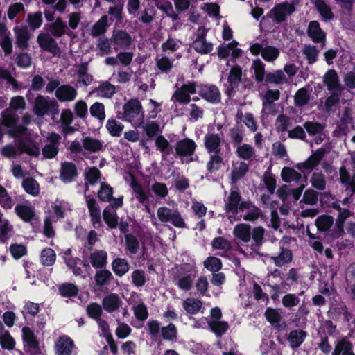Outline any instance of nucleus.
Instances as JSON below:
<instances>
[{
    "instance_id": "1",
    "label": "nucleus",
    "mask_w": 355,
    "mask_h": 355,
    "mask_svg": "<svg viewBox=\"0 0 355 355\" xmlns=\"http://www.w3.org/2000/svg\"><path fill=\"white\" fill-rule=\"evenodd\" d=\"M1 123L9 128L8 134L17 139L19 150L21 153L38 157L40 155V150L37 145L30 139V132L23 125H16L17 116L9 109H6L1 112Z\"/></svg>"
},
{
    "instance_id": "2",
    "label": "nucleus",
    "mask_w": 355,
    "mask_h": 355,
    "mask_svg": "<svg viewBox=\"0 0 355 355\" xmlns=\"http://www.w3.org/2000/svg\"><path fill=\"white\" fill-rule=\"evenodd\" d=\"M123 114L121 119L130 123L135 128L140 127L144 121V115L140 102L132 99L123 106Z\"/></svg>"
},
{
    "instance_id": "3",
    "label": "nucleus",
    "mask_w": 355,
    "mask_h": 355,
    "mask_svg": "<svg viewBox=\"0 0 355 355\" xmlns=\"http://www.w3.org/2000/svg\"><path fill=\"white\" fill-rule=\"evenodd\" d=\"M157 216L159 220L163 223H170L178 228L186 227L184 220L178 209L161 207L157 210Z\"/></svg>"
},
{
    "instance_id": "4",
    "label": "nucleus",
    "mask_w": 355,
    "mask_h": 355,
    "mask_svg": "<svg viewBox=\"0 0 355 355\" xmlns=\"http://www.w3.org/2000/svg\"><path fill=\"white\" fill-rule=\"evenodd\" d=\"M185 273L180 272L175 279V285L182 291H189L196 277V270L194 266L186 264L181 268Z\"/></svg>"
},
{
    "instance_id": "5",
    "label": "nucleus",
    "mask_w": 355,
    "mask_h": 355,
    "mask_svg": "<svg viewBox=\"0 0 355 355\" xmlns=\"http://www.w3.org/2000/svg\"><path fill=\"white\" fill-rule=\"evenodd\" d=\"M61 137L55 132H51L44 141V146L42 149L43 159H53L59 152Z\"/></svg>"
},
{
    "instance_id": "6",
    "label": "nucleus",
    "mask_w": 355,
    "mask_h": 355,
    "mask_svg": "<svg viewBox=\"0 0 355 355\" xmlns=\"http://www.w3.org/2000/svg\"><path fill=\"white\" fill-rule=\"evenodd\" d=\"M214 129V125H209V132L205 135L204 138L205 147L208 153L218 154L220 151V145L223 136L222 132H213Z\"/></svg>"
},
{
    "instance_id": "7",
    "label": "nucleus",
    "mask_w": 355,
    "mask_h": 355,
    "mask_svg": "<svg viewBox=\"0 0 355 355\" xmlns=\"http://www.w3.org/2000/svg\"><path fill=\"white\" fill-rule=\"evenodd\" d=\"M34 112L39 116H42L51 110L58 113V104L55 101H50L43 96H38L34 104Z\"/></svg>"
},
{
    "instance_id": "8",
    "label": "nucleus",
    "mask_w": 355,
    "mask_h": 355,
    "mask_svg": "<svg viewBox=\"0 0 355 355\" xmlns=\"http://www.w3.org/2000/svg\"><path fill=\"white\" fill-rule=\"evenodd\" d=\"M240 196L236 191H232L230 196L225 200V210L230 221L236 220V215L240 207Z\"/></svg>"
},
{
    "instance_id": "9",
    "label": "nucleus",
    "mask_w": 355,
    "mask_h": 355,
    "mask_svg": "<svg viewBox=\"0 0 355 355\" xmlns=\"http://www.w3.org/2000/svg\"><path fill=\"white\" fill-rule=\"evenodd\" d=\"M326 153L327 150L324 147L318 149L306 162L297 164V168L302 173L311 171L320 162Z\"/></svg>"
},
{
    "instance_id": "10",
    "label": "nucleus",
    "mask_w": 355,
    "mask_h": 355,
    "mask_svg": "<svg viewBox=\"0 0 355 355\" xmlns=\"http://www.w3.org/2000/svg\"><path fill=\"white\" fill-rule=\"evenodd\" d=\"M125 181L130 183L132 193L140 203H146L149 198V194L144 188L139 184L135 177L131 173H128L125 176Z\"/></svg>"
},
{
    "instance_id": "11",
    "label": "nucleus",
    "mask_w": 355,
    "mask_h": 355,
    "mask_svg": "<svg viewBox=\"0 0 355 355\" xmlns=\"http://www.w3.org/2000/svg\"><path fill=\"white\" fill-rule=\"evenodd\" d=\"M37 42L44 51H49L54 55L59 53L56 41L47 33H40L37 36Z\"/></svg>"
},
{
    "instance_id": "12",
    "label": "nucleus",
    "mask_w": 355,
    "mask_h": 355,
    "mask_svg": "<svg viewBox=\"0 0 355 355\" xmlns=\"http://www.w3.org/2000/svg\"><path fill=\"white\" fill-rule=\"evenodd\" d=\"M74 348L73 341L67 336H60L55 344V350L58 355H71Z\"/></svg>"
},
{
    "instance_id": "13",
    "label": "nucleus",
    "mask_w": 355,
    "mask_h": 355,
    "mask_svg": "<svg viewBox=\"0 0 355 355\" xmlns=\"http://www.w3.org/2000/svg\"><path fill=\"white\" fill-rule=\"evenodd\" d=\"M123 304L122 300L116 293H110L105 295L102 300L103 307L108 313L119 311Z\"/></svg>"
},
{
    "instance_id": "14",
    "label": "nucleus",
    "mask_w": 355,
    "mask_h": 355,
    "mask_svg": "<svg viewBox=\"0 0 355 355\" xmlns=\"http://www.w3.org/2000/svg\"><path fill=\"white\" fill-rule=\"evenodd\" d=\"M323 82L329 92H342L343 90L338 75L334 69L329 70L324 75Z\"/></svg>"
},
{
    "instance_id": "15",
    "label": "nucleus",
    "mask_w": 355,
    "mask_h": 355,
    "mask_svg": "<svg viewBox=\"0 0 355 355\" xmlns=\"http://www.w3.org/2000/svg\"><path fill=\"white\" fill-rule=\"evenodd\" d=\"M196 92L194 84L189 83L177 89L173 96V98L178 102L186 104L190 101V95L195 94Z\"/></svg>"
},
{
    "instance_id": "16",
    "label": "nucleus",
    "mask_w": 355,
    "mask_h": 355,
    "mask_svg": "<svg viewBox=\"0 0 355 355\" xmlns=\"http://www.w3.org/2000/svg\"><path fill=\"white\" fill-rule=\"evenodd\" d=\"M55 96L61 102L73 101L77 96V90L69 85H63L55 90Z\"/></svg>"
},
{
    "instance_id": "17",
    "label": "nucleus",
    "mask_w": 355,
    "mask_h": 355,
    "mask_svg": "<svg viewBox=\"0 0 355 355\" xmlns=\"http://www.w3.org/2000/svg\"><path fill=\"white\" fill-rule=\"evenodd\" d=\"M22 338L26 348L34 352H39V342L34 332L29 327H24L22 329Z\"/></svg>"
},
{
    "instance_id": "18",
    "label": "nucleus",
    "mask_w": 355,
    "mask_h": 355,
    "mask_svg": "<svg viewBox=\"0 0 355 355\" xmlns=\"http://www.w3.org/2000/svg\"><path fill=\"white\" fill-rule=\"evenodd\" d=\"M111 41L116 46L115 47L116 49L118 48L126 49L131 44L132 38L127 32L117 30L114 31Z\"/></svg>"
},
{
    "instance_id": "19",
    "label": "nucleus",
    "mask_w": 355,
    "mask_h": 355,
    "mask_svg": "<svg viewBox=\"0 0 355 355\" xmlns=\"http://www.w3.org/2000/svg\"><path fill=\"white\" fill-rule=\"evenodd\" d=\"M295 11V8L291 3H281L276 6L272 12L276 21L280 22L285 20L286 17Z\"/></svg>"
},
{
    "instance_id": "20",
    "label": "nucleus",
    "mask_w": 355,
    "mask_h": 355,
    "mask_svg": "<svg viewBox=\"0 0 355 355\" xmlns=\"http://www.w3.org/2000/svg\"><path fill=\"white\" fill-rule=\"evenodd\" d=\"M237 42L233 41L227 44H223L218 47V55L221 58L231 55L234 58H239L241 55V50L237 48Z\"/></svg>"
},
{
    "instance_id": "21",
    "label": "nucleus",
    "mask_w": 355,
    "mask_h": 355,
    "mask_svg": "<svg viewBox=\"0 0 355 355\" xmlns=\"http://www.w3.org/2000/svg\"><path fill=\"white\" fill-rule=\"evenodd\" d=\"M196 145L194 141L190 139H184L176 144V154L180 156L191 155L195 151Z\"/></svg>"
},
{
    "instance_id": "22",
    "label": "nucleus",
    "mask_w": 355,
    "mask_h": 355,
    "mask_svg": "<svg viewBox=\"0 0 355 355\" xmlns=\"http://www.w3.org/2000/svg\"><path fill=\"white\" fill-rule=\"evenodd\" d=\"M308 35L315 43L324 42L326 34L320 28V24L317 21H312L308 26Z\"/></svg>"
},
{
    "instance_id": "23",
    "label": "nucleus",
    "mask_w": 355,
    "mask_h": 355,
    "mask_svg": "<svg viewBox=\"0 0 355 355\" xmlns=\"http://www.w3.org/2000/svg\"><path fill=\"white\" fill-rule=\"evenodd\" d=\"M200 95L206 101L216 103L220 100V93L214 85H204L200 89Z\"/></svg>"
},
{
    "instance_id": "24",
    "label": "nucleus",
    "mask_w": 355,
    "mask_h": 355,
    "mask_svg": "<svg viewBox=\"0 0 355 355\" xmlns=\"http://www.w3.org/2000/svg\"><path fill=\"white\" fill-rule=\"evenodd\" d=\"M76 175L77 168L73 163L65 162L62 164L60 178L62 182H70Z\"/></svg>"
},
{
    "instance_id": "25",
    "label": "nucleus",
    "mask_w": 355,
    "mask_h": 355,
    "mask_svg": "<svg viewBox=\"0 0 355 355\" xmlns=\"http://www.w3.org/2000/svg\"><path fill=\"white\" fill-rule=\"evenodd\" d=\"M198 34L200 35L193 42L194 49L200 53L207 54L210 53L213 48L212 44L206 41L203 35L205 34L204 28L198 29Z\"/></svg>"
},
{
    "instance_id": "26",
    "label": "nucleus",
    "mask_w": 355,
    "mask_h": 355,
    "mask_svg": "<svg viewBox=\"0 0 355 355\" xmlns=\"http://www.w3.org/2000/svg\"><path fill=\"white\" fill-rule=\"evenodd\" d=\"M15 37L16 44L18 47L24 49L28 46V42L30 39V33L26 26H16L13 29Z\"/></svg>"
},
{
    "instance_id": "27",
    "label": "nucleus",
    "mask_w": 355,
    "mask_h": 355,
    "mask_svg": "<svg viewBox=\"0 0 355 355\" xmlns=\"http://www.w3.org/2000/svg\"><path fill=\"white\" fill-rule=\"evenodd\" d=\"M247 210L248 212L243 216L245 220L254 221L257 219L261 214V210L253 206L251 203L248 202H242L240 204L239 211H243Z\"/></svg>"
},
{
    "instance_id": "28",
    "label": "nucleus",
    "mask_w": 355,
    "mask_h": 355,
    "mask_svg": "<svg viewBox=\"0 0 355 355\" xmlns=\"http://www.w3.org/2000/svg\"><path fill=\"white\" fill-rule=\"evenodd\" d=\"M82 143L84 150L89 153L100 151L103 145V141L92 137H84L82 139Z\"/></svg>"
},
{
    "instance_id": "29",
    "label": "nucleus",
    "mask_w": 355,
    "mask_h": 355,
    "mask_svg": "<svg viewBox=\"0 0 355 355\" xmlns=\"http://www.w3.org/2000/svg\"><path fill=\"white\" fill-rule=\"evenodd\" d=\"M242 71L241 69L238 66L233 67L227 77V82L229 84L228 88L230 87L231 90L236 88L241 81ZM229 95H230V91L228 89Z\"/></svg>"
},
{
    "instance_id": "30",
    "label": "nucleus",
    "mask_w": 355,
    "mask_h": 355,
    "mask_svg": "<svg viewBox=\"0 0 355 355\" xmlns=\"http://www.w3.org/2000/svg\"><path fill=\"white\" fill-rule=\"evenodd\" d=\"M15 211L17 216L25 222H31L35 217L34 209L28 205H17Z\"/></svg>"
},
{
    "instance_id": "31",
    "label": "nucleus",
    "mask_w": 355,
    "mask_h": 355,
    "mask_svg": "<svg viewBox=\"0 0 355 355\" xmlns=\"http://www.w3.org/2000/svg\"><path fill=\"white\" fill-rule=\"evenodd\" d=\"M107 254L104 250H97L90 254L89 259L93 267L103 268L107 262Z\"/></svg>"
},
{
    "instance_id": "32",
    "label": "nucleus",
    "mask_w": 355,
    "mask_h": 355,
    "mask_svg": "<svg viewBox=\"0 0 355 355\" xmlns=\"http://www.w3.org/2000/svg\"><path fill=\"white\" fill-rule=\"evenodd\" d=\"M332 355H355L352 343L346 339L338 342Z\"/></svg>"
},
{
    "instance_id": "33",
    "label": "nucleus",
    "mask_w": 355,
    "mask_h": 355,
    "mask_svg": "<svg viewBox=\"0 0 355 355\" xmlns=\"http://www.w3.org/2000/svg\"><path fill=\"white\" fill-rule=\"evenodd\" d=\"M233 234L239 240L247 243L251 238L250 226L245 223L239 224L234 227Z\"/></svg>"
},
{
    "instance_id": "34",
    "label": "nucleus",
    "mask_w": 355,
    "mask_h": 355,
    "mask_svg": "<svg viewBox=\"0 0 355 355\" xmlns=\"http://www.w3.org/2000/svg\"><path fill=\"white\" fill-rule=\"evenodd\" d=\"M306 336L305 331L301 329H295L290 332L288 340L292 348H297L303 343Z\"/></svg>"
},
{
    "instance_id": "35",
    "label": "nucleus",
    "mask_w": 355,
    "mask_h": 355,
    "mask_svg": "<svg viewBox=\"0 0 355 355\" xmlns=\"http://www.w3.org/2000/svg\"><path fill=\"white\" fill-rule=\"evenodd\" d=\"M112 270L116 275L122 277L129 270L130 266L128 261L121 258L115 259L112 263Z\"/></svg>"
},
{
    "instance_id": "36",
    "label": "nucleus",
    "mask_w": 355,
    "mask_h": 355,
    "mask_svg": "<svg viewBox=\"0 0 355 355\" xmlns=\"http://www.w3.org/2000/svg\"><path fill=\"white\" fill-rule=\"evenodd\" d=\"M12 230L9 221L3 218V214L0 211V241H6L10 236Z\"/></svg>"
},
{
    "instance_id": "37",
    "label": "nucleus",
    "mask_w": 355,
    "mask_h": 355,
    "mask_svg": "<svg viewBox=\"0 0 355 355\" xmlns=\"http://www.w3.org/2000/svg\"><path fill=\"white\" fill-rule=\"evenodd\" d=\"M281 176L285 182H298L301 179V174L290 167H284L281 172Z\"/></svg>"
},
{
    "instance_id": "38",
    "label": "nucleus",
    "mask_w": 355,
    "mask_h": 355,
    "mask_svg": "<svg viewBox=\"0 0 355 355\" xmlns=\"http://www.w3.org/2000/svg\"><path fill=\"white\" fill-rule=\"evenodd\" d=\"M201 307V301L194 298H187L183 302V308L189 314L198 313Z\"/></svg>"
},
{
    "instance_id": "39",
    "label": "nucleus",
    "mask_w": 355,
    "mask_h": 355,
    "mask_svg": "<svg viewBox=\"0 0 355 355\" xmlns=\"http://www.w3.org/2000/svg\"><path fill=\"white\" fill-rule=\"evenodd\" d=\"M108 17L107 15L102 16L98 21L94 24L91 30V35L96 37L103 34L107 29Z\"/></svg>"
},
{
    "instance_id": "40",
    "label": "nucleus",
    "mask_w": 355,
    "mask_h": 355,
    "mask_svg": "<svg viewBox=\"0 0 355 355\" xmlns=\"http://www.w3.org/2000/svg\"><path fill=\"white\" fill-rule=\"evenodd\" d=\"M59 293L64 297H72L77 295L78 288L71 283H64L59 286Z\"/></svg>"
},
{
    "instance_id": "41",
    "label": "nucleus",
    "mask_w": 355,
    "mask_h": 355,
    "mask_svg": "<svg viewBox=\"0 0 355 355\" xmlns=\"http://www.w3.org/2000/svg\"><path fill=\"white\" fill-rule=\"evenodd\" d=\"M97 95L102 98H111L115 93V87L108 82H104L96 89Z\"/></svg>"
},
{
    "instance_id": "42",
    "label": "nucleus",
    "mask_w": 355,
    "mask_h": 355,
    "mask_svg": "<svg viewBox=\"0 0 355 355\" xmlns=\"http://www.w3.org/2000/svg\"><path fill=\"white\" fill-rule=\"evenodd\" d=\"M106 128L112 137H119L124 128V125L114 119H110L107 121Z\"/></svg>"
},
{
    "instance_id": "43",
    "label": "nucleus",
    "mask_w": 355,
    "mask_h": 355,
    "mask_svg": "<svg viewBox=\"0 0 355 355\" xmlns=\"http://www.w3.org/2000/svg\"><path fill=\"white\" fill-rule=\"evenodd\" d=\"M238 156L243 159H250L255 155L254 148L247 144L239 145L236 148Z\"/></svg>"
},
{
    "instance_id": "44",
    "label": "nucleus",
    "mask_w": 355,
    "mask_h": 355,
    "mask_svg": "<svg viewBox=\"0 0 355 355\" xmlns=\"http://www.w3.org/2000/svg\"><path fill=\"white\" fill-rule=\"evenodd\" d=\"M248 170V165L243 162H239L233 165L232 180L236 181L243 176Z\"/></svg>"
},
{
    "instance_id": "45",
    "label": "nucleus",
    "mask_w": 355,
    "mask_h": 355,
    "mask_svg": "<svg viewBox=\"0 0 355 355\" xmlns=\"http://www.w3.org/2000/svg\"><path fill=\"white\" fill-rule=\"evenodd\" d=\"M314 4L324 19H331L333 17L330 7L323 0H315Z\"/></svg>"
},
{
    "instance_id": "46",
    "label": "nucleus",
    "mask_w": 355,
    "mask_h": 355,
    "mask_svg": "<svg viewBox=\"0 0 355 355\" xmlns=\"http://www.w3.org/2000/svg\"><path fill=\"white\" fill-rule=\"evenodd\" d=\"M49 29L53 36L60 37L66 32L67 25L61 18H57L55 22L50 25Z\"/></svg>"
},
{
    "instance_id": "47",
    "label": "nucleus",
    "mask_w": 355,
    "mask_h": 355,
    "mask_svg": "<svg viewBox=\"0 0 355 355\" xmlns=\"http://www.w3.org/2000/svg\"><path fill=\"white\" fill-rule=\"evenodd\" d=\"M279 55V50L275 46H266L261 51V57L267 62H274Z\"/></svg>"
},
{
    "instance_id": "48",
    "label": "nucleus",
    "mask_w": 355,
    "mask_h": 355,
    "mask_svg": "<svg viewBox=\"0 0 355 355\" xmlns=\"http://www.w3.org/2000/svg\"><path fill=\"white\" fill-rule=\"evenodd\" d=\"M208 326L211 328L213 332L215 333L216 336H220L223 334H225L228 328L229 325L226 322L221 321H210L207 322Z\"/></svg>"
},
{
    "instance_id": "49",
    "label": "nucleus",
    "mask_w": 355,
    "mask_h": 355,
    "mask_svg": "<svg viewBox=\"0 0 355 355\" xmlns=\"http://www.w3.org/2000/svg\"><path fill=\"white\" fill-rule=\"evenodd\" d=\"M22 185L27 193L33 196H37L39 193V184L35 179L31 178H26L23 181Z\"/></svg>"
},
{
    "instance_id": "50",
    "label": "nucleus",
    "mask_w": 355,
    "mask_h": 355,
    "mask_svg": "<svg viewBox=\"0 0 355 355\" xmlns=\"http://www.w3.org/2000/svg\"><path fill=\"white\" fill-rule=\"evenodd\" d=\"M85 177L86 180V190H88V184H94L100 178V171L95 167L89 168L85 171Z\"/></svg>"
},
{
    "instance_id": "51",
    "label": "nucleus",
    "mask_w": 355,
    "mask_h": 355,
    "mask_svg": "<svg viewBox=\"0 0 355 355\" xmlns=\"http://www.w3.org/2000/svg\"><path fill=\"white\" fill-rule=\"evenodd\" d=\"M103 218L110 227H115L116 226L118 223L116 213L112 208L108 207L104 209Z\"/></svg>"
},
{
    "instance_id": "52",
    "label": "nucleus",
    "mask_w": 355,
    "mask_h": 355,
    "mask_svg": "<svg viewBox=\"0 0 355 355\" xmlns=\"http://www.w3.org/2000/svg\"><path fill=\"white\" fill-rule=\"evenodd\" d=\"M113 190L107 184L101 182V187L98 191V198L104 202H109L112 200Z\"/></svg>"
},
{
    "instance_id": "53",
    "label": "nucleus",
    "mask_w": 355,
    "mask_h": 355,
    "mask_svg": "<svg viewBox=\"0 0 355 355\" xmlns=\"http://www.w3.org/2000/svg\"><path fill=\"white\" fill-rule=\"evenodd\" d=\"M238 118H239L245 125L252 132H255L257 129L256 121L252 114L245 113L243 114L241 112H238Z\"/></svg>"
},
{
    "instance_id": "54",
    "label": "nucleus",
    "mask_w": 355,
    "mask_h": 355,
    "mask_svg": "<svg viewBox=\"0 0 355 355\" xmlns=\"http://www.w3.org/2000/svg\"><path fill=\"white\" fill-rule=\"evenodd\" d=\"M42 14L41 12L31 13L28 15L27 22L33 30L37 29L42 24Z\"/></svg>"
},
{
    "instance_id": "55",
    "label": "nucleus",
    "mask_w": 355,
    "mask_h": 355,
    "mask_svg": "<svg viewBox=\"0 0 355 355\" xmlns=\"http://www.w3.org/2000/svg\"><path fill=\"white\" fill-rule=\"evenodd\" d=\"M15 202L8 193L7 191L0 185V205L6 209H10L14 205Z\"/></svg>"
},
{
    "instance_id": "56",
    "label": "nucleus",
    "mask_w": 355,
    "mask_h": 355,
    "mask_svg": "<svg viewBox=\"0 0 355 355\" xmlns=\"http://www.w3.org/2000/svg\"><path fill=\"white\" fill-rule=\"evenodd\" d=\"M334 223V218L330 216L323 215L319 216L315 220V225L320 231L328 230Z\"/></svg>"
},
{
    "instance_id": "57",
    "label": "nucleus",
    "mask_w": 355,
    "mask_h": 355,
    "mask_svg": "<svg viewBox=\"0 0 355 355\" xmlns=\"http://www.w3.org/2000/svg\"><path fill=\"white\" fill-rule=\"evenodd\" d=\"M266 80L270 83L281 84L285 83L286 78L282 71L277 70L272 73H268L266 77Z\"/></svg>"
},
{
    "instance_id": "58",
    "label": "nucleus",
    "mask_w": 355,
    "mask_h": 355,
    "mask_svg": "<svg viewBox=\"0 0 355 355\" xmlns=\"http://www.w3.org/2000/svg\"><path fill=\"white\" fill-rule=\"evenodd\" d=\"M42 264L51 266L55 261V253L51 248H46L42 250L40 257Z\"/></svg>"
},
{
    "instance_id": "59",
    "label": "nucleus",
    "mask_w": 355,
    "mask_h": 355,
    "mask_svg": "<svg viewBox=\"0 0 355 355\" xmlns=\"http://www.w3.org/2000/svg\"><path fill=\"white\" fill-rule=\"evenodd\" d=\"M133 311L135 317L139 320H145L148 316L146 306L143 302L133 305Z\"/></svg>"
},
{
    "instance_id": "60",
    "label": "nucleus",
    "mask_w": 355,
    "mask_h": 355,
    "mask_svg": "<svg viewBox=\"0 0 355 355\" xmlns=\"http://www.w3.org/2000/svg\"><path fill=\"white\" fill-rule=\"evenodd\" d=\"M90 114L92 116L97 118L99 120H104L105 118L104 105L101 103H94L89 109Z\"/></svg>"
},
{
    "instance_id": "61",
    "label": "nucleus",
    "mask_w": 355,
    "mask_h": 355,
    "mask_svg": "<svg viewBox=\"0 0 355 355\" xmlns=\"http://www.w3.org/2000/svg\"><path fill=\"white\" fill-rule=\"evenodd\" d=\"M266 320L272 324L279 322L282 317V313L275 309L267 308L265 311Z\"/></svg>"
},
{
    "instance_id": "62",
    "label": "nucleus",
    "mask_w": 355,
    "mask_h": 355,
    "mask_svg": "<svg viewBox=\"0 0 355 355\" xmlns=\"http://www.w3.org/2000/svg\"><path fill=\"white\" fill-rule=\"evenodd\" d=\"M264 64L261 60L257 59L253 61L252 69H254L255 78L257 81H262L265 74Z\"/></svg>"
},
{
    "instance_id": "63",
    "label": "nucleus",
    "mask_w": 355,
    "mask_h": 355,
    "mask_svg": "<svg viewBox=\"0 0 355 355\" xmlns=\"http://www.w3.org/2000/svg\"><path fill=\"white\" fill-rule=\"evenodd\" d=\"M292 259L291 252L288 249L282 248L280 254L274 258L275 263L278 266H282Z\"/></svg>"
},
{
    "instance_id": "64",
    "label": "nucleus",
    "mask_w": 355,
    "mask_h": 355,
    "mask_svg": "<svg viewBox=\"0 0 355 355\" xmlns=\"http://www.w3.org/2000/svg\"><path fill=\"white\" fill-rule=\"evenodd\" d=\"M204 265L207 270L211 272L218 271L222 267L220 260L218 258L214 257H208L204 261Z\"/></svg>"
}]
</instances>
